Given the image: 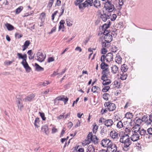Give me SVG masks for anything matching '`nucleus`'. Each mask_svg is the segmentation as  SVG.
I'll return each instance as SVG.
<instances>
[{"instance_id": "obj_34", "label": "nucleus", "mask_w": 152, "mask_h": 152, "mask_svg": "<svg viewBox=\"0 0 152 152\" xmlns=\"http://www.w3.org/2000/svg\"><path fill=\"white\" fill-rule=\"evenodd\" d=\"M93 0H86L85 1L86 3L87 7L89 5L90 6H92L93 5Z\"/></svg>"}, {"instance_id": "obj_13", "label": "nucleus", "mask_w": 152, "mask_h": 152, "mask_svg": "<svg viewBox=\"0 0 152 152\" xmlns=\"http://www.w3.org/2000/svg\"><path fill=\"white\" fill-rule=\"evenodd\" d=\"M102 119L104 120V124L107 127H110L113 124V122L112 119L106 120L104 118Z\"/></svg>"}, {"instance_id": "obj_60", "label": "nucleus", "mask_w": 152, "mask_h": 152, "mask_svg": "<svg viewBox=\"0 0 152 152\" xmlns=\"http://www.w3.org/2000/svg\"><path fill=\"white\" fill-rule=\"evenodd\" d=\"M147 132L150 134H152V128H150L147 129Z\"/></svg>"}, {"instance_id": "obj_46", "label": "nucleus", "mask_w": 152, "mask_h": 152, "mask_svg": "<svg viewBox=\"0 0 152 152\" xmlns=\"http://www.w3.org/2000/svg\"><path fill=\"white\" fill-rule=\"evenodd\" d=\"M31 43L30 42V41L28 40H26L25 41L24 43V45H23V46H25L26 48H27L28 46L30 45Z\"/></svg>"}, {"instance_id": "obj_30", "label": "nucleus", "mask_w": 152, "mask_h": 152, "mask_svg": "<svg viewBox=\"0 0 152 152\" xmlns=\"http://www.w3.org/2000/svg\"><path fill=\"white\" fill-rule=\"evenodd\" d=\"M5 26L9 31H12L14 29V26L10 23H6Z\"/></svg>"}, {"instance_id": "obj_33", "label": "nucleus", "mask_w": 152, "mask_h": 152, "mask_svg": "<svg viewBox=\"0 0 152 152\" xmlns=\"http://www.w3.org/2000/svg\"><path fill=\"white\" fill-rule=\"evenodd\" d=\"M65 23V21L64 20H61L60 22V25L59 26L58 30L60 31L61 28H64V24Z\"/></svg>"}, {"instance_id": "obj_37", "label": "nucleus", "mask_w": 152, "mask_h": 152, "mask_svg": "<svg viewBox=\"0 0 152 152\" xmlns=\"http://www.w3.org/2000/svg\"><path fill=\"white\" fill-rule=\"evenodd\" d=\"M140 137V135L138 133H134V142L137 140Z\"/></svg>"}, {"instance_id": "obj_48", "label": "nucleus", "mask_w": 152, "mask_h": 152, "mask_svg": "<svg viewBox=\"0 0 152 152\" xmlns=\"http://www.w3.org/2000/svg\"><path fill=\"white\" fill-rule=\"evenodd\" d=\"M40 116L42 118V119L43 121H45L46 119V118L45 117V114L43 113L39 112Z\"/></svg>"}, {"instance_id": "obj_47", "label": "nucleus", "mask_w": 152, "mask_h": 152, "mask_svg": "<svg viewBox=\"0 0 152 152\" xmlns=\"http://www.w3.org/2000/svg\"><path fill=\"white\" fill-rule=\"evenodd\" d=\"M110 88V87L107 86L104 87L102 89V91L103 92H106Z\"/></svg>"}, {"instance_id": "obj_20", "label": "nucleus", "mask_w": 152, "mask_h": 152, "mask_svg": "<svg viewBox=\"0 0 152 152\" xmlns=\"http://www.w3.org/2000/svg\"><path fill=\"white\" fill-rule=\"evenodd\" d=\"M140 129V125L134 124V133H138Z\"/></svg>"}, {"instance_id": "obj_64", "label": "nucleus", "mask_w": 152, "mask_h": 152, "mask_svg": "<svg viewBox=\"0 0 152 152\" xmlns=\"http://www.w3.org/2000/svg\"><path fill=\"white\" fill-rule=\"evenodd\" d=\"M75 50L76 51L79 50L80 52H81L82 50L80 47L78 46L75 48Z\"/></svg>"}, {"instance_id": "obj_11", "label": "nucleus", "mask_w": 152, "mask_h": 152, "mask_svg": "<svg viewBox=\"0 0 152 152\" xmlns=\"http://www.w3.org/2000/svg\"><path fill=\"white\" fill-rule=\"evenodd\" d=\"M112 142L109 139L105 138L103 139L102 140L101 144L103 147L107 148L109 146V145H110V144Z\"/></svg>"}, {"instance_id": "obj_2", "label": "nucleus", "mask_w": 152, "mask_h": 152, "mask_svg": "<svg viewBox=\"0 0 152 152\" xmlns=\"http://www.w3.org/2000/svg\"><path fill=\"white\" fill-rule=\"evenodd\" d=\"M87 139L85 140L86 144H89L91 142L95 144H98L99 139L95 135H93L92 132H90L87 136Z\"/></svg>"}, {"instance_id": "obj_16", "label": "nucleus", "mask_w": 152, "mask_h": 152, "mask_svg": "<svg viewBox=\"0 0 152 152\" xmlns=\"http://www.w3.org/2000/svg\"><path fill=\"white\" fill-rule=\"evenodd\" d=\"M110 136L114 140L117 141L118 139V134L114 130L110 132Z\"/></svg>"}, {"instance_id": "obj_50", "label": "nucleus", "mask_w": 152, "mask_h": 152, "mask_svg": "<svg viewBox=\"0 0 152 152\" xmlns=\"http://www.w3.org/2000/svg\"><path fill=\"white\" fill-rule=\"evenodd\" d=\"M49 84V83L48 81H45L43 83H41L40 85L44 86H46L47 85Z\"/></svg>"}, {"instance_id": "obj_41", "label": "nucleus", "mask_w": 152, "mask_h": 152, "mask_svg": "<svg viewBox=\"0 0 152 152\" xmlns=\"http://www.w3.org/2000/svg\"><path fill=\"white\" fill-rule=\"evenodd\" d=\"M86 152H95V149L92 146L89 147Z\"/></svg>"}, {"instance_id": "obj_18", "label": "nucleus", "mask_w": 152, "mask_h": 152, "mask_svg": "<svg viewBox=\"0 0 152 152\" xmlns=\"http://www.w3.org/2000/svg\"><path fill=\"white\" fill-rule=\"evenodd\" d=\"M100 18L102 21L105 22L108 19L110 18V15H107L106 14L104 13L103 14H101Z\"/></svg>"}, {"instance_id": "obj_51", "label": "nucleus", "mask_w": 152, "mask_h": 152, "mask_svg": "<svg viewBox=\"0 0 152 152\" xmlns=\"http://www.w3.org/2000/svg\"><path fill=\"white\" fill-rule=\"evenodd\" d=\"M60 100L63 101L64 102V104H66L68 101V98L67 97L66 98H62Z\"/></svg>"}, {"instance_id": "obj_39", "label": "nucleus", "mask_w": 152, "mask_h": 152, "mask_svg": "<svg viewBox=\"0 0 152 152\" xmlns=\"http://www.w3.org/2000/svg\"><path fill=\"white\" fill-rule=\"evenodd\" d=\"M110 96V95L107 93H104L102 96L103 98L105 100L107 101L108 100L109 97Z\"/></svg>"}, {"instance_id": "obj_58", "label": "nucleus", "mask_w": 152, "mask_h": 152, "mask_svg": "<svg viewBox=\"0 0 152 152\" xmlns=\"http://www.w3.org/2000/svg\"><path fill=\"white\" fill-rule=\"evenodd\" d=\"M107 52V50L105 48H103L102 49V53L105 54Z\"/></svg>"}, {"instance_id": "obj_8", "label": "nucleus", "mask_w": 152, "mask_h": 152, "mask_svg": "<svg viewBox=\"0 0 152 152\" xmlns=\"http://www.w3.org/2000/svg\"><path fill=\"white\" fill-rule=\"evenodd\" d=\"M105 107H108V109L110 111H113L116 108L115 105L113 103H111L110 102H106L104 104Z\"/></svg>"}, {"instance_id": "obj_40", "label": "nucleus", "mask_w": 152, "mask_h": 152, "mask_svg": "<svg viewBox=\"0 0 152 152\" xmlns=\"http://www.w3.org/2000/svg\"><path fill=\"white\" fill-rule=\"evenodd\" d=\"M133 115L132 113H127L125 114V117L127 119H130L132 118Z\"/></svg>"}, {"instance_id": "obj_28", "label": "nucleus", "mask_w": 152, "mask_h": 152, "mask_svg": "<svg viewBox=\"0 0 152 152\" xmlns=\"http://www.w3.org/2000/svg\"><path fill=\"white\" fill-rule=\"evenodd\" d=\"M35 66L36 67V70L38 71H43L44 68L39 66L37 64H35Z\"/></svg>"}, {"instance_id": "obj_6", "label": "nucleus", "mask_w": 152, "mask_h": 152, "mask_svg": "<svg viewBox=\"0 0 152 152\" xmlns=\"http://www.w3.org/2000/svg\"><path fill=\"white\" fill-rule=\"evenodd\" d=\"M37 58H36V59L40 62H42L45 59L46 56V55L40 52H38L36 54V56Z\"/></svg>"}, {"instance_id": "obj_7", "label": "nucleus", "mask_w": 152, "mask_h": 152, "mask_svg": "<svg viewBox=\"0 0 152 152\" xmlns=\"http://www.w3.org/2000/svg\"><path fill=\"white\" fill-rule=\"evenodd\" d=\"M117 147L113 142L111 143L107 148V152H115L117 151Z\"/></svg>"}, {"instance_id": "obj_55", "label": "nucleus", "mask_w": 152, "mask_h": 152, "mask_svg": "<svg viewBox=\"0 0 152 152\" xmlns=\"http://www.w3.org/2000/svg\"><path fill=\"white\" fill-rule=\"evenodd\" d=\"M106 59V56L104 55L101 56L100 58V60L102 62H104V59Z\"/></svg>"}, {"instance_id": "obj_23", "label": "nucleus", "mask_w": 152, "mask_h": 152, "mask_svg": "<svg viewBox=\"0 0 152 152\" xmlns=\"http://www.w3.org/2000/svg\"><path fill=\"white\" fill-rule=\"evenodd\" d=\"M93 5L96 8H98L101 7V4L100 1L97 0H95L93 1Z\"/></svg>"}, {"instance_id": "obj_53", "label": "nucleus", "mask_w": 152, "mask_h": 152, "mask_svg": "<svg viewBox=\"0 0 152 152\" xmlns=\"http://www.w3.org/2000/svg\"><path fill=\"white\" fill-rule=\"evenodd\" d=\"M15 36L16 37H17L19 39L22 37L23 35L22 34H20L19 33H16L15 34Z\"/></svg>"}, {"instance_id": "obj_32", "label": "nucleus", "mask_w": 152, "mask_h": 152, "mask_svg": "<svg viewBox=\"0 0 152 152\" xmlns=\"http://www.w3.org/2000/svg\"><path fill=\"white\" fill-rule=\"evenodd\" d=\"M100 88L98 86H93L91 89V91L93 93H95L98 91H100Z\"/></svg>"}, {"instance_id": "obj_27", "label": "nucleus", "mask_w": 152, "mask_h": 152, "mask_svg": "<svg viewBox=\"0 0 152 152\" xmlns=\"http://www.w3.org/2000/svg\"><path fill=\"white\" fill-rule=\"evenodd\" d=\"M101 68L102 70L106 69V68H108V65L105 62H102L100 65Z\"/></svg>"}, {"instance_id": "obj_19", "label": "nucleus", "mask_w": 152, "mask_h": 152, "mask_svg": "<svg viewBox=\"0 0 152 152\" xmlns=\"http://www.w3.org/2000/svg\"><path fill=\"white\" fill-rule=\"evenodd\" d=\"M112 72L114 74L118 73L119 72L118 68L116 65H115L111 67Z\"/></svg>"}, {"instance_id": "obj_29", "label": "nucleus", "mask_w": 152, "mask_h": 152, "mask_svg": "<svg viewBox=\"0 0 152 152\" xmlns=\"http://www.w3.org/2000/svg\"><path fill=\"white\" fill-rule=\"evenodd\" d=\"M108 22V23L107 24H105L102 26V30L104 29H107L109 27L110 24V20H109Z\"/></svg>"}, {"instance_id": "obj_52", "label": "nucleus", "mask_w": 152, "mask_h": 152, "mask_svg": "<svg viewBox=\"0 0 152 152\" xmlns=\"http://www.w3.org/2000/svg\"><path fill=\"white\" fill-rule=\"evenodd\" d=\"M116 18V14H113L112 15V17L111 18V20L112 21H114Z\"/></svg>"}, {"instance_id": "obj_62", "label": "nucleus", "mask_w": 152, "mask_h": 152, "mask_svg": "<svg viewBox=\"0 0 152 152\" xmlns=\"http://www.w3.org/2000/svg\"><path fill=\"white\" fill-rule=\"evenodd\" d=\"M17 55L18 57V58L19 59H23V56L21 54L19 53H17Z\"/></svg>"}, {"instance_id": "obj_24", "label": "nucleus", "mask_w": 152, "mask_h": 152, "mask_svg": "<svg viewBox=\"0 0 152 152\" xmlns=\"http://www.w3.org/2000/svg\"><path fill=\"white\" fill-rule=\"evenodd\" d=\"M122 58L118 54L116 55L115 58V61L118 64H121L122 62Z\"/></svg>"}, {"instance_id": "obj_63", "label": "nucleus", "mask_w": 152, "mask_h": 152, "mask_svg": "<svg viewBox=\"0 0 152 152\" xmlns=\"http://www.w3.org/2000/svg\"><path fill=\"white\" fill-rule=\"evenodd\" d=\"M64 114L63 115H60L59 116H58L57 118V119H62V118H64Z\"/></svg>"}, {"instance_id": "obj_17", "label": "nucleus", "mask_w": 152, "mask_h": 152, "mask_svg": "<svg viewBox=\"0 0 152 152\" xmlns=\"http://www.w3.org/2000/svg\"><path fill=\"white\" fill-rule=\"evenodd\" d=\"M104 39L105 41L110 43L113 39V37L111 34H110L108 35H105L104 37Z\"/></svg>"}, {"instance_id": "obj_25", "label": "nucleus", "mask_w": 152, "mask_h": 152, "mask_svg": "<svg viewBox=\"0 0 152 152\" xmlns=\"http://www.w3.org/2000/svg\"><path fill=\"white\" fill-rule=\"evenodd\" d=\"M128 69V66L126 64H124L121 66V71L120 72H126Z\"/></svg>"}, {"instance_id": "obj_22", "label": "nucleus", "mask_w": 152, "mask_h": 152, "mask_svg": "<svg viewBox=\"0 0 152 152\" xmlns=\"http://www.w3.org/2000/svg\"><path fill=\"white\" fill-rule=\"evenodd\" d=\"M120 74L121 76L120 78L122 80H126L127 77V73L126 72H120Z\"/></svg>"}, {"instance_id": "obj_36", "label": "nucleus", "mask_w": 152, "mask_h": 152, "mask_svg": "<svg viewBox=\"0 0 152 152\" xmlns=\"http://www.w3.org/2000/svg\"><path fill=\"white\" fill-rule=\"evenodd\" d=\"M42 130L46 134H47L48 130V127L47 125L43 126L42 127Z\"/></svg>"}, {"instance_id": "obj_5", "label": "nucleus", "mask_w": 152, "mask_h": 152, "mask_svg": "<svg viewBox=\"0 0 152 152\" xmlns=\"http://www.w3.org/2000/svg\"><path fill=\"white\" fill-rule=\"evenodd\" d=\"M104 7L109 12H112L114 9V5L112 4L111 1L110 0H107L106 2Z\"/></svg>"}, {"instance_id": "obj_38", "label": "nucleus", "mask_w": 152, "mask_h": 152, "mask_svg": "<svg viewBox=\"0 0 152 152\" xmlns=\"http://www.w3.org/2000/svg\"><path fill=\"white\" fill-rule=\"evenodd\" d=\"M116 126L119 129L122 127H124L123 124L121 121H120L118 122L116 125Z\"/></svg>"}, {"instance_id": "obj_26", "label": "nucleus", "mask_w": 152, "mask_h": 152, "mask_svg": "<svg viewBox=\"0 0 152 152\" xmlns=\"http://www.w3.org/2000/svg\"><path fill=\"white\" fill-rule=\"evenodd\" d=\"M110 45V43L109 42H106V41L102 42V47L103 48H108Z\"/></svg>"}, {"instance_id": "obj_15", "label": "nucleus", "mask_w": 152, "mask_h": 152, "mask_svg": "<svg viewBox=\"0 0 152 152\" xmlns=\"http://www.w3.org/2000/svg\"><path fill=\"white\" fill-rule=\"evenodd\" d=\"M22 95L23 96V101L24 102L31 101L35 96L33 94H30L26 97H25L24 95Z\"/></svg>"}, {"instance_id": "obj_10", "label": "nucleus", "mask_w": 152, "mask_h": 152, "mask_svg": "<svg viewBox=\"0 0 152 152\" xmlns=\"http://www.w3.org/2000/svg\"><path fill=\"white\" fill-rule=\"evenodd\" d=\"M102 75L101 77V79L108 78L110 75V72L109 68H106L104 70H102Z\"/></svg>"}, {"instance_id": "obj_42", "label": "nucleus", "mask_w": 152, "mask_h": 152, "mask_svg": "<svg viewBox=\"0 0 152 152\" xmlns=\"http://www.w3.org/2000/svg\"><path fill=\"white\" fill-rule=\"evenodd\" d=\"M146 133V130L143 129H142L138 132V134H140L141 136H144Z\"/></svg>"}, {"instance_id": "obj_4", "label": "nucleus", "mask_w": 152, "mask_h": 152, "mask_svg": "<svg viewBox=\"0 0 152 152\" xmlns=\"http://www.w3.org/2000/svg\"><path fill=\"white\" fill-rule=\"evenodd\" d=\"M23 96L20 95L17 96L16 98L17 105L18 108L20 110H21V108L23 107V106L22 102L23 101Z\"/></svg>"}, {"instance_id": "obj_43", "label": "nucleus", "mask_w": 152, "mask_h": 152, "mask_svg": "<svg viewBox=\"0 0 152 152\" xmlns=\"http://www.w3.org/2000/svg\"><path fill=\"white\" fill-rule=\"evenodd\" d=\"M23 8V7L22 6L20 7L17 8L16 10L15 13L16 14H18L21 11Z\"/></svg>"}, {"instance_id": "obj_14", "label": "nucleus", "mask_w": 152, "mask_h": 152, "mask_svg": "<svg viewBox=\"0 0 152 152\" xmlns=\"http://www.w3.org/2000/svg\"><path fill=\"white\" fill-rule=\"evenodd\" d=\"M24 61H22L21 63L25 69L26 71L28 72H29L31 70V68L29 66L26 61L24 59Z\"/></svg>"}, {"instance_id": "obj_12", "label": "nucleus", "mask_w": 152, "mask_h": 152, "mask_svg": "<svg viewBox=\"0 0 152 152\" xmlns=\"http://www.w3.org/2000/svg\"><path fill=\"white\" fill-rule=\"evenodd\" d=\"M116 50L113 51V52L108 53L106 56V60L107 62H109L113 60V53L116 52Z\"/></svg>"}, {"instance_id": "obj_3", "label": "nucleus", "mask_w": 152, "mask_h": 152, "mask_svg": "<svg viewBox=\"0 0 152 152\" xmlns=\"http://www.w3.org/2000/svg\"><path fill=\"white\" fill-rule=\"evenodd\" d=\"M141 121L147 125H151L152 122V113L149 116L147 115H144L141 119Z\"/></svg>"}, {"instance_id": "obj_31", "label": "nucleus", "mask_w": 152, "mask_h": 152, "mask_svg": "<svg viewBox=\"0 0 152 152\" xmlns=\"http://www.w3.org/2000/svg\"><path fill=\"white\" fill-rule=\"evenodd\" d=\"M39 119L38 118H37L35 120L34 123V125L35 127L38 128L39 127Z\"/></svg>"}, {"instance_id": "obj_45", "label": "nucleus", "mask_w": 152, "mask_h": 152, "mask_svg": "<svg viewBox=\"0 0 152 152\" xmlns=\"http://www.w3.org/2000/svg\"><path fill=\"white\" fill-rule=\"evenodd\" d=\"M98 128V126L97 125H95L93 128V130L94 134H96Z\"/></svg>"}, {"instance_id": "obj_44", "label": "nucleus", "mask_w": 152, "mask_h": 152, "mask_svg": "<svg viewBox=\"0 0 152 152\" xmlns=\"http://www.w3.org/2000/svg\"><path fill=\"white\" fill-rule=\"evenodd\" d=\"M86 2H84V3H83L82 4H79V7L80 9H81L83 7H87L86 5Z\"/></svg>"}, {"instance_id": "obj_57", "label": "nucleus", "mask_w": 152, "mask_h": 152, "mask_svg": "<svg viewBox=\"0 0 152 152\" xmlns=\"http://www.w3.org/2000/svg\"><path fill=\"white\" fill-rule=\"evenodd\" d=\"M56 29V27H54L51 29V31L49 33V34H52L53 32H55Z\"/></svg>"}, {"instance_id": "obj_1", "label": "nucleus", "mask_w": 152, "mask_h": 152, "mask_svg": "<svg viewBox=\"0 0 152 152\" xmlns=\"http://www.w3.org/2000/svg\"><path fill=\"white\" fill-rule=\"evenodd\" d=\"M120 141L121 143H124V148H123V149L125 151H127L128 149L127 148L131 144L128 135L127 134H124L122 135L120 137Z\"/></svg>"}, {"instance_id": "obj_61", "label": "nucleus", "mask_w": 152, "mask_h": 152, "mask_svg": "<svg viewBox=\"0 0 152 152\" xmlns=\"http://www.w3.org/2000/svg\"><path fill=\"white\" fill-rule=\"evenodd\" d=\"M83 1L84 0H76V2L75 3V4L76 5H77Z\"/></svg>"}, {"instance_id": "obj_54", "label": "nucleus", "mask_w": 152, "mask_h": 152, "mask_svg": "<svg viewBox=\"0 0 152 152\" xmlns=\"http://www.w3.org/2000/svg\"><path fill=\"white\" fill-rule=\"evenodd\" d=\"M54 0H50L49 3L48 5L50 7V8L52 6L53 2Z\"/></svg>"}, {"instance_id": "obj_9", "label": "nucleus", "mask_w": 152, "mask_h": 152, "mask_svg": "<svg viewBox=\"0 0 152 152\" xmlns=\"http://www.w3.org/2000/svg\"><path fill=\"white\" fill-rule=\"evenodd\" d=\"M135 116H136L134 120V124L135 125H140L142 122L141 119L140 118V113L138 114L137 112H135L134 113Z\"/></svg>"}, {"instance_id": "obj_21", "label": "nucleus", "mask_w": 152, "mask_h": 152, "mask_svg": "<svg viewBox=\"0 0 152 152\" xmlns=\"http://www.w3.org/2000/svg\"><path fill=\"white\" fill-rule=\"evenodd\" d=\"M101 80H103L102 83L104 86L107 85L111 83L110 80L108 78L101 79Z\"/></svg>"}, {"instance_id": "obj_56", "label": "nucleus", "mask_w": 152, "mask_h": 152, "mask_svg": "<svg viewBox=\"0 0 152 152\" xmlns=\"http://www.w3.org/2000/svg\"><path fill=\"white\" fill-rule=\"evenodd\" d=\"M106 127H104L101 130V134L102 135L103 134H105L106 132L105 130Z\"/></svg>"}, {"instance_id": "obj_35", "label": "nucleus", "mask_w": 152, "mask_h": 152, "mask_svg": "<svg viewBox=\"0 0 152 152\" xmlns=\"http://www.w3.org/2000/svg\"><path fill=\"white\" fill-rule=\"evenodd\" d=\"M75 150L76 152H84L83 149L81 148V146H78L77 147H75Z\"/></svg>"}, {"instance_id": "obj_59", "label": "nucleus", "mask_w": 152, "mask_h": 152, "mask_svg": "<svg viewBox=\"0 0 152 152\" xmlns=\"http://www.w3.org/2000/svg\"><path fill=\"white\" fill-rule=\"evenodd\" d=\"M54 61V58L52 57H50L48 58V62L49 63L53 61Z\"/></svg>"}, {"instance_id": "obj_49", "label": "nucleus", "mask_w": 152, "mask_h": 152, "mask_svg": "<svg viewBox=\"0 0 152 152\" xmlns=\"http://www.w3.org/2000/svg\"><path fill=\"white\" fill-rule=\"evenodd\" d=\"M103 31H104L103 34L104 36L108 35L110 34V32L108 30H107V29H104Z\"/></svg>"}]
</instances>
